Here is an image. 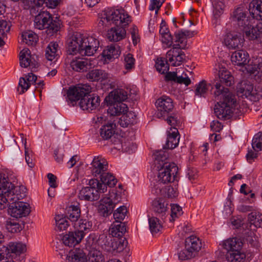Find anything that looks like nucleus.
<instances>
[{
  "mask_svg": "<svg viewBox=\"0 0 262 262\" xmlns=\"http://www.w3.org/2000/svg\"><path fill=\"white\" fill-rule=\"evenodd\" d=\"M99 27L103 29L109 27L113 24L115 25L107 31V38L110 41L117 42L125 37L126 30L124 27L128 25L131 20L130 16L124 9L107 8L99 14Z\"/></svg>",
  "mask_w": 262,
  "mask_h": 262,
  "instance_id": "f257e3e1",
  "label": "nucleus"
},
{
  "mask_svg": "<svg viewBox=\"0 0 262 262\" xmlns=\"http://www.w3.org/2000/svg\"><path fill=\"white\" fill-rule=\"evenodd\" d=\"M91 86L87 84H78L73 88H70L67 92L69 102L72 106L78 104L81 109L90 112L97 109L100 105V99L95 94H90Z\"/></svg>",
  "mask_w": 262,
  "mask_h": 262,
  "instance_id": "f03ea898",
  "label": "nucleus"
},
{
  "mask_svg": "<svg viewBox=\"0 0 262 262\" xmlns=\"http://www.w3.org/2000/svg\"><path fill=\"white\" fill-rule=\"evenodd\" d=\"M67 53L70 55L77 53L82 56H91L99 47V40L92 36L86 37L80 32H74L67 40Z\"/></svg>",
  "mask_w": 262,
  "mask_h": 262,
  "instance_id": "7ed1b4c3",
  "label": "nucleus"
},
{
  "mask_svg": "<svg viewBox=\"0 0 262 262\" xmlns=\"http://www.w3.org/2000/svg\"><path fill=\"white\" fill-rule=\"evenodd\" d=\"M92 175L99 178L101 184H104L110 187H114L117 183V180L108 171V163L101 156L95 157L90 167Z\"/></svg>",
  "mask_w": 262,
  "mask_h": 262,
  "instance_id": "20e7f679",
  "label": "nucleus"
},
{
  "mask_svg": "<svg viewBox=\"0 0 262 262\" xmlns=\"http://www.w3.org/2000/svg\"><path fill=\"white\" fill-rule=\"evenodd\" d=\"M219 100L214 107V114L220 119H230L232 114V106L236 102L235 96L232 93H224L214 96Z\"/></svg>",
  "mask_w": 262,
  "mask_h": 262,
  "instance_id": "39448f33",
  "label": "nucleus"
},
{
  "mask_svg": "<svg viewBox=\"0 0 262 262\" xmlns=\"http://www.w3.org/2000/svg\"><path fill=\"white\" fill-rule=\"evenodd\" d=\"M14 201H1V210L6 209L8 214L15 218H20L28 215L31 211L29 204L18 201L19 199L14 192Z\"/></svg>",
  "mask_w": 262,
  "mask_h": 262,
  "instance_id": "423d86ee",
  "label": "nucleus"
},
{
  "mask_svg": "<svg viewBox=\"0 0 262 262\" xmlns=\"http://www.w3.org/2000/svg\"><path fill=\"white\" fill-rule=\"evenodd\" d=\"M89 186L82 188L79 192L81 200L94 201L98 200L101 194L106 192L107 187L104 184H101L97 179H91L89 182Z\"/></svg>",
  "mask_w": 262,
  "mask_h": 262,
  "instance_id": "0eeeda50",
  "label": "nucleus"
},
{
  "mask_svg": "<svg viewBox=\"0 0 262 262\" xmlns=\"http://www.w3.org/2000/svg\"><path fill=\"white\" fill-rule=\"evenodd\" d=\"M15 180L13 172L7 168L1 169V201H14L15 188L13 183Z\"/></svg>",
  "mask_w": 262,
  "mask_h": 262,
  "instance_id": "6e6552de",
  "label": "nucleus"
},
{
  "mask_svg": "<svg viewBox=\"0 0 262 262\" xmlns=\"http://www.w3.org/2000/svg\"><path fill=\"white\" fill-rule=\"evenodd\" d=\"M34 27L39 30L47 29V33L53 35L59 31L60 24L56 20H53L51 14L47 11L40 12L34 18Z\"/></svg>",
  "mask_w": 262,
  "mask_h": 262,
  "instance_id": "1a4fd4ad",
  "label": "nucleus"
},
{
  "mask_svg": "<svg viewBox=\"0 0 262 262\" xmlns=\"http://www.w3.org/2000/svg\"><path fill=\"white\" fill-rule=\"evenodd\" d=\"M233 82V77L230 73L225 69L219 72L218 77H215L212 82L213 85L215 88L214 96H220L224 93H231L228 88H225L223 84L227 86H231Z\"/></svg>",
  "mask_w": 262,
  "mask_h": 262,
  "instance_id": "9d476101",
  "label": "nucleus"
},
{
  "mask_svg": "<svg viewBox=\"0 0 262 262\" xmlns=\"http://www.w3.org/2000/svg\"><path fill=\"white\" fill-rule=\"evenodd\" d=\"M158 169V181L155 185V187L159 186L161 184L172 182L175 179L178 168L174 163L165 162Z\"/></svg>",
  "mask_w": 262,
  "mask_h": 262,
  "instance_id": "9b49d317",
  "label": "nucleus"
},
{
  "mask_svg": "<svg viewBox=\"0 0 262 262\" xmlns=\"http://www.w3.org/2000/svg\"><path fill=\"white\" fill-rule=\"evenodd\" d=\"M112 197V195L110 197L105 196L100 200L98 210L101 215L104 217L109 216L113 212L116 205L121 201L119 194H114V196Z\"/></svg>",
  "mask_w": 262,
  "mask_h": 262,
  "instance_id": "f8f14e48",
  "label": "nucleus"
},
{
  "mask_svg": "<svg viewBox=\"0 0 262 262\" xmlns=\"http://www.w3.org/2000/svg\"><path fill=\"white\" fill-rule=\"evenodd\" d=\"M185 45H181L179 43L174 44L172 48L169 50L166 53V58L172 63V66L176 67L180 66L185 60V54L184 52L180 50L185 49Z\"/></svg>",
  "mask_w": 262,
  "mask_h": 262,
  "instance_id": "ddd939ff",
  "label": "nucleus"
},
{
  "mask_svg": "<svg viewBox=\"0 0 262 262\" xmlns=\"http://www.w3.org/2000/svg\"><path fill=\"white\" fill-rule=\"evenodd\" d=\"M246 10L243 7H239L234 10L231 15L232 21L239 27L241 31L251 23H255L253 19L247 16Z\"/></svg>",
  "mask_w": 262,
  "mask_h": 262,
  "instance_id": "4468645a",
  "label": "nucleus"
},
{
  "mask_svg": "<svg viewBox=\"0 0 262 262\" xmlns=\"http://www.w3.org/2000/svg\"><path fill=\"white\" fill-rule=\"evenodd\" d=\"M27 250L26 245L21 242H10L1 247V253L5 257L12 258L11 254L20 255Z\"/></svg>",
  "mask_w": 262,
  "mask_h": 262,
  "instance_id": "2eb2a0df",
  "label": "nucleus"
},
{
  "mask_svg": "<svg viewBox=\"0 0 262 262\" xmlns=\"http://www.w3.org/2000/svg\"><path fill=\"white\" fill-rule=\"evenodd\" d=\"M255 92L253 91V85L248 80H243L239 82L237 86V94L239 97H244L247 98L250 97V99H252V97H254V101L258 100L260 97V95L256 94L254 96Z\"/></svg>",
  "mask_w": 262,
  "mask_h": 262,
  "instance_id": "dca6fc26",
  "label": "nucleus"
},
{
  "mask_svg": "<svg viewBox=\"0 0 262 262\" xmlns=\"http://www.w3.org/2000/svg\"><path fill=\"white\" fill-rule=\"evenodd\" d=\"M244 38L240 34L234 32L227 33L224 38L225 46L229 50H238L242 48Z\"/></svg>",
  "mask_w": 262,
  "mask_h": 262,
  "instance_id": "f3484780",
  "label": "nucleus"
},
{
  "mask_svg": "<svg viewBox=\"0 0 262 262\" xmlns=\"http://www.w3.org/2000/svg\"><path fill=\"white\" fill-rule=\"evenodd\" d=\"M156 105L159 111V117H162L166 113L171 112L173 108L172 100L169 97L163 96L156 102Z\"/></svg>",
  "mask_w": 262,
  "mask_h": 262,
  "instance_id": "a211bd4d",
  "label": "nucleus"
},
{
  "mask_svg": "<svg viewBox=\"0 0 262 262\" xmlns=\"http://www.w3.org/2000/svg\"><path fill=\"white\" fill-rule=\"evenodd\" d=\"M231 61L234 65L244 67L250 61L249 56L246 51L238 49L232 53Z\"/></svg>",
  "mask_w": 262,
  "mask_h": 262,
  "instance_id": "6ab92c4d",
  "label": "nucleus"
},
{
  "mask_svg": "<svg viewBox=\"0 0 262 262\" xmlns=\"http://www.w3.org/2000/svg\"><path fill=\"white\" fill-rule=\"evenodd\" d=\"M168 204L163 198H156L152 202V209L157 216L163 220L168 212Z\"/></svg>",
  "mask_w": 262,
  "mask_h": 262,
  "instance_id": "aec40b11",
  "label": "nucleus"
},
{
  "mask_svg": "<svg viewBox=\"0 0 262 262\" xmlns=\"http://www.w3.org/2000/svg\"><path fill=\"white\" fill-rule=\"evenodd\" d=\"M249 223L244 228L250 231H255L256 228L262 226V214L257 212H252L248 214Z\"/></svg>",
  "mask_w": 262,
  "mask_h": 262,
  "instance_id": "412c9836",
  "label": "nucleus"
},
{
  "mask_svg": "<svg viewBox=\"0 0 262 262\" xmlns=\"http://www.w3.org/2000/svg\"><path fill=\"white\" fill-rule=\"evenodd\" d=\"M83 234L76 230L69 232L62 237V242L64 245L69 247H74L79 244L83 239Z\"/></svg>",
  "mask_w": 262,
  "mask_h": 262,
  "instance_id": "4be33fe9",
  "label": "nucleus"
},
{
  "mask_svg": "<svg viewBox=\"0 0 262 262\" xmlns=\"http://www.w3.org/2000/svg\"><path fill=\"white\" fill-rule=\"evenodd\" d=\"M66 260L67 262H87V255L83 249L75 248L70 251Z\"/></svg>",
  "mask_w": 262,
  "mask_h": 262,
  "instance_id": "5701e85b",
  "label": "nucleus"
},
{
  "mask_svg": "<svg viewBox=\"0 0 262 262\" xmlns=\"http://www.w3.org/2000/svg\"><path fill=\"white\" fill-rule=\"evenodd\" d=\"M248 10L253 20H262V0H251Z\"/></svg>",
  "mask_w": 262,
  "mask_h": 262,
  "instance_id": "b1692460",
  "label": "nucleus"
},
{
  "mask_svg": "<svg viewBox=\"0 0 262 262\" xmlns=\"http://www.w3.org/2000/svg\"><path fill=\"white\" fill-rule=\"evenodd\" d=\"M108 74L101 69H93L87 74L86 77L90 81H103L108 78Z\"/></svg>",
  "mask_w": 262,
  "mask_h": 262,
  "instance_id": "393cba45",
  "label": "nucleus"
},
{
  "mask_svg": "<svg viewBox=\"0 0 262 262\" xmlns=\"http://www.w3.org/2000/svg\"><path fill=\"white\" fill-rule=\"evenodd\" d=\"M121 51L118 45H111L103 50L102 53V56L106 61H111L112 59L117 58L120 55Z\"/></svg>",
  "mask_w": 262,
  "mask_h": 262,
  "instance_id": "a878e982",
  "label": "nucleus"
},
{
  "mask_svg": "<svg viewBox=\"0 0 262 262\" xmlns=\"http://www.w3.org/2000/svg\"><path fill=\"white\" fill-rule=\"evenodd\" d=\"M186 247L191 250L195 255L201 249L202 244L199 238L195 236H190L185 239Z\"/></svg>",
  "mask_w": 262,
  "mask_h": 262,
  "instance_id": "bb28decb",
  "label": "nucleus"
},
{
  "mask_svg": "<svg viewBox=\"0 0 262 262\" xmlns=\"http://www.w3.org/2000/svg\"><path fill=\"white\" fill-rule=\"evenodd\" d=\"M110 231L111 234L114 237H124L123 236L126 231L125 223L122 222H114Z\"/></svg>",
  "mask_w": 262,
  "mask_h": 262,
  "instance_id": "cd10ccee",
  "label": "nucleus"
},
{
  "mask_svg": "<svg viewBox=\"0 0 262 262\" xmlns=\"http://www.w3.org/2000/svg\"><path fill=\"white\" fill-rule=\"evenodd\" d=\"M254 23H250L241 30L246 37L249 40H255L260 37L261 34L257 27L254 25Z\"/></svg>",
  "mask_w": 262,
  "mask_h": 262,
  "instance_id": "c85d7f7f",
  "label": "nucleus"
},
{
  "mask_svg": "<svg viewBox=\"0 0 262 262\" xmlns=\"http://www.w3.org/2000/svg\"><path fill=\"white\" fill-rule=\"evenodd\" d=\"M37 80V76L32 73H29L27 76V78L21 77L19 81V86L21 87V91L20 94H23L25 92V91H27L31 84H35Z\"/></svg>",
  "mask_w": 262,
  "mask_h": 262,
  "instance_id": "c756f323",
  "label": "nucleus"
},
{
  "mask_svg": "<svg viewBox=\"0 0 262 262\" xmlns=\"http://www.w3.org/2000/svg\"><path fill=\"white\" fill-rule=\"evenodd\" d=\"M174 130L169 133L164 148L173 149L176 147L179 143L180 135L177 128Z\"/></svg>",
  "mask_w": 262,
  "mask_h": 262,
  "instance_id": "7c9ffc66",
  "label": "nucleus"
},
{
  "mask_svg": "<svg viewBox=\"0 0 262 262\" xmlns=\"http://www.w3.org/2000/svg\"><path fill=\"white\" fill-rule=\"evenodd\" d=\"M20 66L23 68H27L30 66L35 67L36 65L32 61L31 52L28 49H24L20 52Z\"/></svg>",
  "mask_w": 262,
  "mask_h": 262,
  "instance_id": "2f4dec72",
  "label": "nucleus"
},
{
  "mask_svg": "<svg viewBox=\"0 0 262 262\" xmlns=\"http://www.w3.org/2000/svg\"><path fill=\"white\" fill-rule=\"evenodd\" d=\"M195 34H196V32L194 31L184 30L178 31L174 33V42H178L182 46L184 45L185 47H186V38L192 37Z\"/></svg>",
  "mask_w": 262,
  "mask_h": 262,
  "instance_id": "473e14b6",
  "label": "nucleus"
},
{
  "mask_svg": "<svg viewBox=\"0 0 262 262\" xmlns=\"http://www.w3.org/2000/svg\"><path fill=\"white\" fill-rule=\"evenodd\" d=\"M243 244L240 238L234 237L225 241L224 243V246L228 251H237L241 249Z\"/></svg>",
  "mask_w": 262,
  "mask_h": 262,
  "instance_id": "72a5a7b5",
  "label": "nucleus"
},
{
  "mask_svg": "<svg viewBox=\"0 0 262 262\" xmlns=\"http://www.w3.org/2000/svg\"><path fill=\"white\" fill-rule=\"evenodd\" d=\"M127 92L122 89H118L111 92L108 95L109 99H113L115 102L120 103L127 99Z\"/></svg>",
  "mask_w": 262,
  "mask_h": 262,
  "instance_id": "f704fd0d",
  "label": "nucleus"
},
{
  "mask_svg": "<svg viewBox=\"0 0 262 262\" xmlns=\"http://www.w3.org/2000/svg\"><path fill=\"white\" fill-rule=\"evenodd\" d=\"M149 230L153 236L161 232L163 228L160 220L157 217H150L148 219Z\"/></svg>",
  "mask_w": 262,
  "mask_h": 262,
  "instance_id": "c9c22d12",
  "label": "nucleus"
},
{
  "mask_svg": "<svg viewBox=\"0 0 262 262\" xmlns=\"http://www.w3.org/2000/svg\"><path fill=\"white\" fill-rule=\"evenodd\" d=\"M115 123L110 122L106 125H103L100 129V135L105 140L110 139L115 133Z\"/></svg>",
  "mask_w": 262,
  "mask_h": 262,
  "instance_id": "e433bc0d",
  "label": "nucleus"
},
{
  "mask_svg": "<svg viewBox=\"0 0 262 262\" xmlns=\"http://www.w3.org/2000/svg\"><path fill=\"white\" fill-rule=\"evenodd\" d=\"M245 258V254L240 250L227 251L226 254V258L229 262H243Z\"/></svg>",
  "mask_w": 262,
  "mask_h": 262,
  "instance_id": "4c0bfd02",
  "label": "nucleus"
},
{
  "mask_svg": "<svg viewBox=\"0 0 262 262\" xmlns=\"http://www.w3.org/2000/svg\"><path fill=\"white\" fill-rule=\"evenodd\" d=\"M128 110L127 105L122 103H116L111 105L108 109V112L112 116H118L121 114L125 113Z\"/></svg>",
  "mask_w": 262,
  "mask_h": 262,
  "instance_id": "58836bf2",
  "label": "nucleus"
},
{
  "mask_svg": "<svg viewBox=\"0 0 262 262\" xmlns=\"http://www.w3.org/2000/svg\"><path fill=\"white\" fill-rule=\"evenodd\" d=\"M75 225L77 228L76 231L82 233L84 237V235L91 231L92 223L86 219H81L78 221V223Z\"/></svg>",
  "mask_w": 262,
  "mask_h": 262,
  "instance_id": "ea45409f",
  "label": "nucleus"
},
{
  "mask_svg": "<svg viewBox=\"0 0 262 262\" xmlns=\"http://www.w3.org/2000/svg\"><path fill=\"white\" fill-rule=\"evenodd\" d=\"M58 45L56 42H51L46 50L45 56L50 61H52L58 56Z\"/></svg>",
  "mask_w": 262,
  "mask_h": 262,
  "instance_id": "a19ab883",
  "label": "nucleus"
},
{
  "mask_svg": "<svg viewBox=\"0 0 262 262\" xmlns=\"http://www.w3.org/2000/svg\"><path fill=\"white\" fill-rule=\"evenodd\" d=\"M79 204L71 205L69 206L67 216L71 222H77L80 216Z\"/></svg>",
  "mask_w": 262,
  "mask_h": 262,
  "instance_id": "79ce46f5",
  "label": "nucleus"
},
{
  "mask_svg": "<svg viewBox=\"0 0 262 262\" xmlns=\"http://www.w3.org/2000/svg\"><path fill=\"white\" fill-rule=\"evenodd\" d=\"M155 188L156 190L159 189V191H157L156 192V193L158 194L160 192L162 194L164 195L165 196L167 197L168 198H174L178 195V192L177 189L174 188L171 186H165L164 188H161L160 186Z\"/></svg>",
  "mask_w": 262,
  "mask_h": 262,
  "instance_id": "37998d69",
  "label": "nucleus"
},
{
  "mask_svg": "<svg viewBox=\"0 0 262 262\" xmlns=\"http://www.w3.org/2000/svg\"><path fill=\"white\" fill-rule=\"evenodd\" d=\"M168 154L163 149L156 150L154 152L155 164L159 168L164 163L168 158Z\"/></svg>",
  "mask_w": 262,
  "mask_h": 262,
  "instance_id": "c03bdc74",
  "label": "nucleus"
},
{
  "mask_svg": "<svg viewBox=\"0 0 262 262\" xmlns=\"http://www.w3.org/2000/svg\"><path fill=\"white\" fill-rule=\"evenodd\" d=\"M23 42L29 46L35 45L38 40L37 35L31 31L23 32L21 35Z\"/></svg>",
  "mask_w": 262,
  "mask_h": 262,
  "instance_id": "a18cd8bd",
  "label": "nucleus"
},
{
  "mask_svg": "<svg viewBox=\"0 0 262 262\" xmlns=\"http://www.w3.org/2000/svg\"><path fill=\"white\" fill-rule=\"evenodd\" d=\"M99 240L102 249L108 252L114 253V237H107L103 236Z\"/></svg>",
  "mask_w": 262,
  "mask_h": 262,
  "instance_id": "49530a36",
  "label": "nucleus"
},
{
  "mask_svg": "<svg viewBox=\"0 0 262 262\" xmlns=\"http://www.w3.org/2000/svg\"><path fill=\"white\" fill-rule=\"evenodd\" d=\"M8 145V157L10 158H15L17 155L20 153V150L19 146H18L16 141L13 138H11Z\"/></svg>",
  "mask_w": 262,
  "mask_h": 262,
  "instance_id": "de8ad7c7",
  "label": "nucleus"
},
{
  "mask_svg": "<svg viewBox=\"0 0 262 262\" xmlns=\"http://www.w3.org/2000/svg\"><path fill=\"white\" fill-rule=\"evenodd\" d=\"M88 61L85 59L73 60L70 63L71 68L77 72L83 71L86 69Z\"/></svg>",
  "mask_w": 262,
  "mask_h": 262,
  "instance_id": "09e8293b",
  "label": "nucleus"
},
{
  "mask_svg": "<svg viewBox=\"0 0 262 262\" xmlns=\"http://www.w3.org/2000/svg\"><path fill=\"white\" fill-rule=\"evenodd\" d=\"M155 67L160 73L165 74L169 70V64L164 58H158L156 61Z\"/></svg>",
  "mask_w": 262,
  "mask_h": 262,
  "instance_id": "8fccbe9b",
  "label": "nucleus"
},
{
  "mask_svg": "<svg viewBox=\"0 0 262 262\" xmlns=\"http://www.w3.org/2000/svg\"><path fill=\"white\" fill-rule=\"evenodd\" d=\"M127 241L125 237H114V252H121L127 246Z\"/></svg>",
  "mask_w": 262,
  "mask_h": 262,
  "instance_id": "3c124183",
  "label": "nucleus"
},
{
  "mask_svg": "<svg viewBox=\"0 0 262 262\" xmlns=\"http://www.w3.org/2000/svg\"><path fill=\"white\" fill-rule=\"evenodd\" d=\"M208 90L207 81L202 80L195 85V94L199 97H205Z\"/></svg>",
  "mask_w": 262,
  "mask_h": 262,
  "instance_id": "603ef678",
  "label": "nucleus"
},
{
  "mask_svg": "<svg viewBox=\"0 0 262 262\" xmlns=\"http://www.w3.org/2000/svg\"><path fill=\"white\" fill-rule=\"evenodd\" d=\"M5 227L6 229L11 233L18 232L22 230V227L18 223L11 219L6 222Z\"/></svg>",
  "mask_w": 262,
  "mask_h": 262,
  "instance_id": "864d4df0",
  "label": "nucleus"
},
{
  "mask_svg": "<svg viewBox=\"0 0 262 262\" xmlns=\"http://www.w3.org/2000/svg\"><path fill=\"white\" fill-rule=\"evenodd\" d=\"M127 212L125 206H121L118 207L113 214L115 222H122L125 219Z\"/></svg>",
  "mask_w": 262,
  "mask_h": 262,
  "instance_id": "5fc2aeb1",
  "label": "nucleus"
},
{
  "mask_svg": "<svg viewBox=\"0 0 262 262\" xmlns=\"http://www.w3.org/2000/svg\"><path fill=\"white\" fill-rule=\"evenodd\" d=\"M252 148L255 151L258 152L262 150V133L256 134L252 140Z\"/></svg>",
  "mask_w": 262,
  "mask_h": 262,
  "instance_id": "6e6d98bb",
  "label": "nucleus"
},
{
  "mask_svg": "<svg viewBox=\"0 0 262 262\" xmlns=\"http://www.w3.org/2000/svg\"><path fill=\"white\" fill-rule=\"evenodd\" d=\"M87 262H104V258L99 251L94 250L90 253Z\"/></svg>",
  "mask_w": 262,
  "mask_h": 262,
  "instance_id": "4d7b16f0",
  "label": "nucleus"
},
{
  "mask_svg": "<svg viewBox=\"0 0 262 262\" xmlns=\"http://www.w3.org/2000/svg\"><path fill=\"white\" fill-rule=\"evenodd\" d=\"M56 226L59 231H63L67 229L69 226L68 221L65 218L61 217L60 215L55 217Z\"/></svg>",
  "mask_w": 262,
  "mask_h": 262,
  "instance_id": "13d9d810",
  "label": "nucleus"
},
{
  "mask_svg": "<svg viewBox=\"0 0 262 262\" xmlns=\"http://www.w3.org/2000/svg\"><path fill=\"white\" fill-rule=\"evenodd\" d=\"M195 256L194 254L191 250L187 248L186 246L185 249L180 251L178 253L179 258L181 260L189 259Z\"/></svg>",
  "mask_w": 262,
  "mask_h": 262,
  "instance_id": "bf43d9fd",
  "label": "nucleus"
},
{
  "mask_svg": "<svg viewBox=\"0 0 262 262\" xmlns=\"http://www.w3.org/2000/svg\"><path fill=\"white\" fill-rule=\"evenodd\" d=\"M123 119L126 121L128 125H133L136 123V116L133 112H126L123 113Z\"/></svg>",
  "mask_w": 262,
  "mask_h": 262,
  "instance_id": "052dcab7",
  "label": "nucleus"
},
{
  "mask_svg": "<svg viewBox=\"0 0 262 262\" xmlns=\"http://www.w3.org/2000/svg\"><path fill=\"white\" fill-rule=\"evenodd\" d=\"M135 59L131 54H128L124 56V65L125 69L129 70L134 67Z\"/></svg>",
  "mask_w": 262,
  "mask_h": 262,
  "instance_id": "680f3d73",
  "label": "nucleus"
},
{
  "mask_svg": "<svg viewBox=\"0 0 262 262\" xmlns=\"http://www.w3.org/2000/svg\"><path fill=\"white\" fill-rule=\"evenodd\" d=\"M171 221H174L175 218L178 217L183 214L182 207L177 204L171 205Z\"/></svg>",
  "mask_w": 262,
  "mask_h": 262,
  "instance_id": "e2e57ef3",
  "label": "nucleus"
},
{
  "mask_svg": "<svg viewBox=\"0 0 262 262\" xmlns=\"http://www.w3.org/2000/svg\"><path fill=\"white\" fill-rule=\"evenodd\" d=\"M245 70L247 71V72L254 74L256 71H258V72H262V64L259 63L256 64L255 63L254 65H252L251 63H247L246 66H244Z\"/></svg>",
  "mask_w": 262,
  "mask_h": 262,
  "instance_id": "0e129e2a",
  "label": "nucleus"
},
{
  "mask_svg": "<svg viewBox=\"0 0 262 262\" xmlns=\"http://www.w3.org/2000/svg\"><path fill=\"white\" fill-rule=\"evenodd\" d=\"M223 1V0H212V4L216 11L215 14H217V12H219V13H221L222 12L224 8V4Z\"/></svg>",
  "mask_w": 262,
  "mask_h": 262,
  "instance_id": "69168bd1",
  "label": "nucleus"
},
{
  "mask_svg": "<svg viewBox=\"0 0 262 262\" xmlns=\"http://www.w3.org/2000/svg\"><path fill=\"white\" fill-rule=\"evenodd\" d=\"M164 2V0H162V1H161V0H151L149 9L150 11H153L154 9L157 8L156 13L157 14L158 10Z\"/></svg>",
  "mask_w": 262,
  "mask_h": 262,
  "instance_id": "338daca9",
  "label": "nucleus"
},
{
  "mask_svg": "<svg viewBox=\"0 0 262 262\" xmlns=\"http://www.w3.org/2000/svg\"><path fill=\"white\" fill-rule=\"evenodd\" d=\"M161 41L163 43L167 45L168 47H170L172 44V37L170 33L161 35Z\"/></svg>",
  "mask_w": 262,
  "mask_h": 262,
  "instance_id": "774afa93",
  "label": "nucleus"
}]
</instances>
